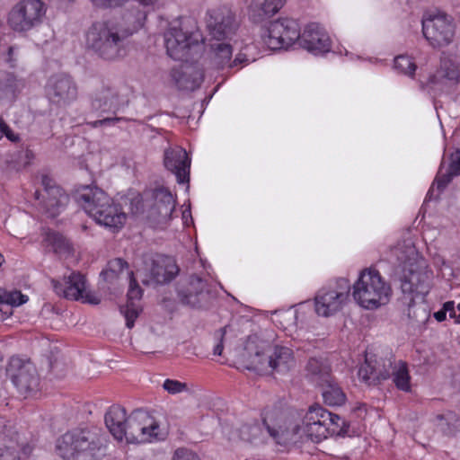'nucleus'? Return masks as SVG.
Returning a JSON list of instances; mask_svg holds the SVG:
<instances>
[{"label":"nucleus","instance_id":"nucleus-1","mask_svg":"<svg viewBox=\"0 0 460 460\" xmlns=\"http://www.w3.org/2000/svg\"><path fill=\"white\" fill-rule=\"evenodd\" d=\"M331 411L320 404L312 405L303 420V427L290 421L278 407H267L262 412V425L267 433L279 444L296 442L303 438L300 431L313 442L328 438L327 420Z\"/></svg>","mask_w":460,"mask_h":460},{"label":"nucleus","instance_id":"nucleus-2","mask_svg":"<svg viewBox=\"0 0 460 460\" xmlns=\"http://www.w3.org/2000/svg\"><path fill=\"white\" fill-rule=\"evenodd\" d=\"M131 31L114 20L93 22L85 32V48L105 61L122 59L128 51Z\"/></svg>","mask_w":460,"mask_h":460},{"label":"nucleus","instance_id":"nucleus-3","mask_svg":"<svg viewBox=\"0 0 460 460\" xmlns=\"http://www.w3.org/2000/svg\"><path fill=\"white\" fill-rule=\"evenodd\" d=\"M75 200L101 226L115 231L126 222L127 215L121 206L96 186H83L77 190Z\"/></svg>","mask_w":460,"mask_h":460},{"label":"nucleus","instance_id":"nucleus-4","mask_svg":"<svg viewBox=\"0 0 460 460\" xmlns=\"http://www.w3.org/2000/svg\"><path fill=\"white\" fill-rule=\"evenodd\" d=\"M64 460H99L105 455V438L97 429L67 431L57 446Z\"/></svg>","mask_w":460,"mask_h":460},{"label":"nucleus","instance_id":"nucleus-5","mask_svg":"<svg viewBox=\"0 0 460 460\" xmlns=\"http://www.w3.org/2000/svg\"><path fill=\"white\" fill-rule=\"evenodd\" d=\"M392 296V288L375 268L363 270L353 285V297L363 308L372 310L385 305Z\"/></svg>","mask_w":460,"mask_h":460},{"label":"nucleus","instance_id":"nucleus-6","mask_svg":"<svg viewBox=\"0 0 460 460\" xmlns=\"http://www.w3.org/2000/svg\"><path fill=\"white\" fill-rule=\"evenodd\" d=\"M455 32L453 19L446 13L429 15L422 20L423 36L434 49L448 46L454 40Z\"/></svg>","mask_w":460,"mask_h":460},{"label":"nucleus","instance_id":"nucleus-7","mask_svg":"<svg viewBox=\"0 0 460 460\" xmlns=\"http://www.w3.org/2000/svg\"><path fill=\"white\" fill-rule=\"evenodd\" d=\"M45 4L40 0H22L9 13V25L16 31H26L41 22Z\"/></svg>","mask_w":460,"mask_h":460},{"label":"nucleus","instance_id":"nucleus-8","mask_svg":"<svg viewBox=\"0 0 460 460\" xmlns=\"http://www.w3.org/2000/svg\"><path fill=\"white\" fill-rule=\"evenodd\" d=\"M41 185L44 194L40 190L34 192V198L39 200L40 209L48 217H58L66 207L69 197L61 187L57 185L55 181L44 174L41 176Z\"/></svg>","mask_w":460,"mask_h":460},{"label":"nucleus","instance_id":"nucleus-9","mask_svg":"<svg viewBox=\"0 0 460 460\" xmlns=\"http://www.w3.org/2000/svg\"><path fill=\"white\" fill-rule=\"evenodd\" d=\"M267 32L265 42L270 49H288L297 42L300 26L294 19L280 18L269 23Z\"/></svg>","mask_w":460,"mask_h":460},{"label":"nucleus","instance_id":"nucleus-10","mask_svg":"<svg viewBox=\"0 0 460 460\" xmlns=\"http://www.w3.org/2000/svg\"><path fill=\"white\" fill-rule=\"evenodd\" d=\"M45 97L51 106L66 107L77 98V85L74 79L67 75H51L44 87Z\"/></svg>","mask_w":460,"mask_h":460},{"label":"nucleus","instance_id":"nucleus-11","mask_svg":"<svg viewBox=\"0 0 460 460\" xmlns=\"http://www.w3.org/2000/svg\"><path fill=\"white\" fill-rule=\"evenodd\" d=\"M156 421L145 411L136 410L127 418L125 437L128 443H146L157 438Z\"/></svg>","mask_w":460,"mask_h":460},{"label":"nucleus","instance_id":"nucleus-12","mask_svg":"<svg viewBox=\"0 0 460 460\" xmlns=\"http://www.w3.org/2000/svg\"><path fill=\"white\" fill-rule=\"evenodd\" d=\"M164 43L168 56L180 61H188L192 51L198 53L202 48L192 34L177 27H170L164 32Z\"/></svg>","mask_w":460,"mask_h":460},{"label":"nucleus","instance_id":"nucleus-13","mask_svg":"<svg viewBox=\"0 0 460 460\" xmlns=\"http://www.w3.org/2000/svg\"><path fill=\"white\" fill-rule=\"evenodd\" d=\"M6 374L22 394H28L39 388L40 376L30 360L24 361L18 357H12Z\"/></svg>","mask_w":460,"mask_h":460},{"label":"nucleus","instance_id":"nucleus-14","mask_svg":"<svg viewBox=\"0 0 460 460\" xmlns=\"http://www.w3.org/2000/svg\"><path fill=\"white\" fill-rule=\"evenodd\" d=\"M206 22L209 35L218 41L230 39L239 26L235 13L226 5L208 10Z\"/></svg>","mask_w":460,"mask_h":460},{"label":"nucleus","instance_id":"nucleus-15","mask_svg":"<svg viewBox=\"0 0 460 460\" xmlns=\"http://www.w3.org/2000/svg\"><path fill=\"white\" fill-rule=\"evenodd\" d=\"M177 295L182 305L197 309L208 307L212 299L207 281L197 275L189 277L186 282L181 284Z\"/></svg>","mask_w":460,"mask_h":460},{"label":"nucleus","instance_id":"nucleus-16","mask_svg":"<svg viewBox=\"0 0 460 460\" xmlns=\"http://www.w3.org/2000/svg\"><path fill=\"white\" fill-rule=\"evenodd\" d=\"M340 290L322 288L314 298L315 312L328 317L338 312L349 294L350 285L346 279L338 281Z\"/></svg>","mask_w":460,"mask_h":460},{"label":"nucleus","instance_id":"nucleus-17","mask_svg":"<svg viewBox=\"0 0 460 460\" xmlns=\"http://www.w3.org/2000/svg\"><path fill=\"white\" fill-rule=\"evenodd\" d=\"M148 279H143L146 285H162L170 282L179 272V268L171 257L157 254L146 261Z\"/></svg>","mask_w":460,"mask_h":460},{"label":"nucleus","instance_id":"nucleus-18","mask_svg":"<svg viewBox=\"0 0 460 460\" xmlns=\"http://www.w3.org/2000/svg\"><path fill=\"white\" fill-rule=\"evenodd\" d=\"M150 198V208L148 218L155 223H162L168 220L174 208L175 199L171 191L164 187H157L146 193Z\"/></svg>","mask_w":460,"mask_h":460},{"label":"nucleus","instance_id":"nucleus-19","mask_svg":"<svg viewBox=\"0 0 460 460\" xmlns=\"http://www.w3.org/2000/svg\"><path fill=\"white\" fill-rule=\"evenodd\" d=\"M433 273L427 270L424 265L411 267L408 274L402 279L401 288L404 294H416V296H426L430 288Z\"/></svg>","mask_w":460,"mask_h":460},{"label":"nucleus","instance_id":"nucleus-20","mask_svg":"<svg viewBox=\"0 0 460 460\" xmlns=\"http://www.w3.org/2000/svg\"><path fill=\"white\" fill-rule=\"evenodd\" d=\"M299 46L314 55L327 53L331 49V40L325 31L315 22L305 26L297 40Z\"/></svg>","mask_w":460,"mask_h":460},{"label":"nucleus","instance_id":"nucleus-21","mask_svg":"<svg viewBox=\"0 0 460 460\" xmlns=\"http://www.w3.org/2000/svg\"><path fill=\"white\" fill-rule=\"evenodd\" d=\"M164 164L177 179L178 183L190 181V158L185 149L177 146L167 148L164 154Z\"/></svg>","mask_w":460,"mask_h":460},{"label":"nucleus","instance_id":"nucleus-22","mask_svg":"<svg viewBox=\"0 0 460 460\" xmlns=\"http://www.w3.org/2000/svg\"><path fill=\"white\" fill-rule=\"evenodd\" d=\"M460 81V67L450 59L441 61L439 69L429 76L428 85L435 91H447Z\"/></svg>","mask_w":460,"mask_h":460},{"label":"nucleus","instance_id":"nucleus-23","mask_svg":"<svg viewBox=\"0 0 460 460\" xmlns=\"http://www.w3.org/2000/svg\"><path fill=\"white\" fill-rule=\"evenodd\" d=\"M85 277L79 272H72L64 277L63 281L51 279L55 293L70 300H79L85 292Z\"/></svg>","mask_w":460,"mask_h":460},{"label":"nucleus","instance_id":"nucleus-24","mask_svg":"<svg viewBox=\"0 0 460 460\" xmlns=\"http://www.w3.org/2000/svg\"><path fill=\"white\" fill-rule=\"evenodd\" d=\"M269 355L270 359L266 364L258 363L257 368L270 370V374L287 373L294 364V356L291 349L284 346H272L270 344Z\"/></svg>","mask_w":460,"mask_h":460},{"label":"nucleus","instance_id":"nucleus-25","mask_svg":"<svg viewBox=\"0 0 460 460\" xmlns=\"http://www.w3.org/2000/svg\"><path fill=\"white\" fill-rule=\"evenodd\" d=\"M170 75L175 86L182 91H194L203 81V73L194 66L172 68Z\"/></svg>","mask_w":460,"mask_h":460},{"label":"nucleus","instance_id":"nucleus-26","mask_svg":"<svg viewBox=\"0 0 460 460\" xmlns=\"http://www.w3.org/2000/svg\"><path fill=\"white\" fill-rule=\"evenodd\" d=\"M245 350L247 353V366L246 368L249 370H252L257 372L261 375H267L270 374V370H262L260 368H257V362L258 363H268L270 359V355H269L270 350V343L265 341H249Z\"/></svg>","mask_w":460,"mask_h":460},{"label":"nucleus","instance_id":"nucleus-27","mask_svg":"<svg viewBox=\"0 0 460 460\" xmlns=\"http://www.w3.org/2000/svg\"><path fill=\"white\" fill-rule=\"evenodd\" d=\"M305 371L306 379L318 387L334 377L332 374L331 364L323 358H310L306 362Z\"/></svg>","mask_w":460,"mask_h":460},{"label":"nucleus","instance_id":"nucleus-28","mask_svg":"<svg viewBox=\"0 0 460 460\" xmlns=\"http://www.w3.org/2000/svg\"><path fill=\"white\" fill-rule=\"evenodd\" d=\"M118 92L111 86H102L92 97L91 107L93 111L105 113L118 108Z\"/></svg>","mask_w":460,"mask_h":460},{"label":"nucleus","instance_id":"nucleus-29","mask_svg":"<svg viewBox=\"0 0 460 460\" xmlns=\"http://www.w3.org/2000/svg\"><path fill=\"white\" fill-rule=\"evenodd\" d=\"M286 0H252L249 6L250 18L254 22H261L277 13Z\"/></svg>","mask_w":460,"mask_h":460},{"label":"nucleus","instance_id":"nucleus-30","mask_svg":"<svg viewBox=\"0 0 460 460\" xmlns=\"http://www.w3.org/2000/svg\"><path fill=\"white\" fill-rule=\"evenodd\" d=\"M126 410L119 405H112L105 413L106 427L117 440H123L126 428Z\"/></svg>","mask_w":460,"mask_h":460},{"label":"nucleus","instance_id":"nucleus-31","mask_svg":"<svg viewBox=\"0 0 460 460\" xmlns=\"http://www.w3.org/2000/svg\"><path fill=\"white\" fill-rule=\"evenodd\" d=\"M146 15L147 10L140 8V5L137 4L131 5L130 8H128L124 12L122 21L119 22L122 23L124 28L128 29L131 31L132 36L136 31L143 27Z\"/></svg>","mask_w":460,"mask_h":460},{"label":"nucleus","instance_id":"nucleus-32","mask_svg":"<svg viewBox=\"0 0 460 460\" xmlns=\"http://www.w3.org/2000/svg\"><path fill=\"white\" fill-rule=\"evenodd\" d=\"M325 404L330 406H341L346 402V394L335 377L319 386Z\"/></svg>","mask_w":460,"mask_h":460},{"label":"nucleus","instance_id":"nucleus-33","mask_svg":"<svg viewBox=\"0 0 460 460\" xmlns=\"http://www.w3.org/2000/svg\"><path fill=\"white\" fill-rule=\"evenodd\" d=\"M229 440H243L251 443L261 442L263 440V431L257 422L243 424L234 432L226 433Z\"/></svg>","mask_w":460,"mask_h":460},{"label":"nucleus","instance_id":"nucleus-34","mask_svg":"<svg viewBox=\"0 0 460 460\" xmlns=\"http://www.w3.org/2000/svg\"><path fill=\"white\" fill-rule=\"evenodd\" d=\"M210 58L212 64L217 69L229 66V63L233 54L231 44L226 42H216L210 45Z\"/></svg>","mask_w":460,"mask_h":460},{"label":"nucleus","instance_id":"nucleus-35","mask_svg":"<svg viewBox=\"0 0 460 460\" xmlns=\"http://www.w3.org/2000/svg\"><path fill=\"white\" fill-rule=\"evenodd\" d=\"M44 242L52 251L59 255H69L73 252L72 243L61 233L49 229L44 237Z\"/></svg>","mask_w":460,"mask_h":460},{"label":"nucleus","instance_id":"nucleus-36","mask_svg":"<svg viewBox=\"0 0 460 460\" xmlns=\"http://www.w3.org/2000/svg\"><path fill=\"white\" fill-rule=\"evenodd\" d=\"M358 377L367 385H376L381 380L390 378V372L386 369L381 370L372 364V361L366 358L358 372Z\"/></svg>","mask_w":460,"mask_h":460},{"label":"nucleus","instance_id":"nucleus-37","mask_svg":"<svg viewBox=\"0 0 460 460\" xmlns=\"http://www.w3.org/2000/svg\"><path fill=\"white\" fill-rule=\"evenodd\" d=\"M18 81L16 76L7 71H0V102H13L17 96Z\"/></svg>","mask_w":460,"mask_h":460},{"label":"nucleus","instance_id":"nucleus-38","mask_svg":"<svg viewBox=\"0 0 460 460\" xmlns=\"http://www.w3.org/2000/svg\"><path fill=\"white\" fill-rule=\"evenodd\" d=\"M28 301L27 296L18 290L8 291L4 288H0V321L4 320L11 313L4 311V306H18Z\"/></svg>","mask_w":460,"mask_h":460},{"label":"nucleus","instance_id":"nucleus-39","mask_svg":"<svg viewBox=\"0 0 460 460\" xmlns=\"http://www.w3.org/2000/svg\"><path fill=\"white\" fill-rule=\"evenodd\" d=\"M389 366L392 367V372H390V377L393 378V382L395 386L403 392L411 391V376L409 374L407 364L403 361H399L392 366L389 361Z\"/></svg>","mask_w":460,"mask_h":460},{"label":"nucleus","instance_id":"nucleus-40","mask_svg":"<svg viewBox=\"0 0 460 460\" xmlns=\"http://www.w3.org/2000/svg\"><path fill=\"white\" fill-rule=\"evenodd\" d=\"M438 427L447 436H454L460 429V418L453 411H447L437 416Z\"/></svg>","mask_w":460,"mask_h":460},{"label":"nucleus","instance_id":"nucleus-41","mask_svg":"<svg viewBox=\"0 0 460 460\" xmlns=\"http://www.w3.org/2000/svg\"><path fill=\"white\" fill-rule=\"evenodd\" d=\"M128 267V264L125 260L115 258L109 261L107 268L101 272V277L107 282H113Z\"/></svg>","mask_w":460,"mask_h":460},{"label":"nucleus","instance_id":"nucleus-42","mask_svg":"<svg viewBox=\"0 0 460 460\" xmlns=\"http://www.w3.org/2000/svg\"><path fill=\"white\" fill-rule=\"evenodd\" d=\"M327 420L328 437L345 436L349 433V424L339 415L331 412Z\"/></svg>","mask_w":460,"mask_h":460},{"label":"nucleus","instance_id":"nucleus-43","mask_svg":"<svg viewBox=\"0 0 460 460\" xmlns=\"http://www.w3.org/2000/svg\"><path fill=\"white\" fill-rule=\"evenodd\" d=\"M394 67L399 73L412 76L417 66L413 60L406 55H399L394 58Z\"/></svg>","mask_w":460,"mask_h":460},{"label":"nucleus","instance_id":"nucleus-44","mask_svg":"<svg viewBox=\"0 0 460 460\" xmlns=\"http://www.w3.org/2000/svg\"><path fill=\"white\" fill-rule=\"evenodd\" d=\"M120 312L125 316L127 327L131 329L134 326L136 319L139 315V307L135 302H127L125 306L120 307Z\"/></svg>","mask_w":460,"mask_h":460},{"label":"nucleus","instance_id":"nucleus-45","mask_svg":"<svg viewBox=\"0 0 460 460\" xmlns=\"http://www.w3.org/2000/svg\"><path fill=\"white\" fill-rule=\"evenodd\" d=\"M163 387L165 391L172 394H180L183 391L188 390L186 383H182L178 380L172 379H166L164 382Z\"/></svg>","mask_w":460,"mask_h":460},{"label":"nucleus","instance_id":"nucleus-46","mask_svg":"<svg viewBox=\"0 0 460 460\" xmlns=\"http://www.w3.org/2000/svg\"><path fill=\"white\" fill-rule=\"evenodd\" d=\"M454 176H456L455 173H452V172L449 169L446 173H442L440 169L434 182V184L437 185V189L438 190V191H442L447 187V185L452 181Z\"/></svg>","mask_w":460,"mask_h":460},{"label":"nucleus","instance_id":"nucleus-47","mask_svg":"<svg viewBox=\"0 0 460 460\" xmlns=\"http://www.w3.org/2000/svg\"><path fill=\"white\" fill-rule=\"evenodd\" d=\"M0 135L1 137L4 135L8 140L11 142L16 143L20 141V137L18 134H15L9 126L5 123L4 119L0 117Z\"/></svg>","mask_w":460,"mask_h":460},{"label":"nucleus","instance_id":"nucleus-48","mask_svg":"<svg viewBox=\"0 0 460 460\" xmlns=\"http://www.w3.org/2000/svg\"><path fill=\"white\" fill-rule=\"evenodd\" d=\"M227 325L220 328L215 333V336L218 340V343L214 347L213 353L214 355L220 356L222 354L224 349V338L226 333Z\"/></svg>","mask_w":460,"mask_h":460},{"label":"nucleus","instance_id":"nucleus-49","mask_svg":"<svg viewBox=\"0 0 460 460\" xmlns=\"http://www.w3.org/2000/svg\"><path fill=\"white\" fill-rule=\"evenodd\" d=\"M172 460H199V456L186 448H178L173 455Z\"/></svg>","mask_w":460,"mask_h":460},{"label":"nucleus","instance_id":"nucleus-50","mask_svg":"<svg viewBox=\"0 0 460 460\" xmlns=\"http://www.w3.org/2000/svg\"><path fill=\"white\" fill-rule=\"evenodd\" d=\"M0 460H20L19 451L9 447L0 448Z\"/></svg>","mask_w":460,"mask_h":460},{"label":"nucleus","instance_id":"nucleus-51","mask_svg":"<svg viewBox=\"0 0 460 460\" xmlns=\"http://www.w3.org/2000/svg\"><path fill=\"white\" fill-rule=\"evenodd\" d=\"M128 0H93V4L101 8H113L121 6Z\"/></svg>","mask_w":460,"mask_h":460},{"label":"nucleus","instance_id":"nucleus-52","mask_svg":"<svg viewBox=\"0 0 460 460\" xmlns=\"http://www.w3.org/2000/svg\"><path fill=\"white\" fill-rule=\"evenodd\" d=\"M450 164H449V170L452 172V173H455V175L460 174V150H456L455 153L451 155L450 157Z\"/></svg>","mask_w":460,"mask_h":460},{"label":"nucleus","instance_id":"nucleus-53","mask_svg":"<svg viewBox=\"0 0 460 460\" xmlns=\"http://www.w3.org/2000/svg\"><path fill=\"white\" fill-rule=\"evenodd\" d=\"M143 290L141 288H128L127 296L128 301L127 302H135L136 300H139L142 297Z\"/></svg>","mask_w":460,"mask_h":460},{"label":"nucleus","instance_id":"nucleus-54","mask_svg":"<svg viewBox=\"0 0 460 460\" xmlns=\"http://www.w3.org/2000/svg\"><path fill=\"white\" fill-rule=\"evenodd\" d=\"M121 119H123L119 118V117L104 118L102 119H99V120L94 121L93 123V127H98V126H105V125H113L116 122L120 121Z\"/></svg>","mask_w":460,"mask_h":460},{"label":"nucleus","instance_id":"nucleus-55","mask_svg":"<svg viewBox=\"0 0 460 460\" xmlns=\"http://www.w3.org/2000/svg\"><path fill=\"white\" fill-rule=\"evenodd\" d=\"M80 299H83L84 302L92 305H98L101 302V299L96 295L86 291L83 294V297H81Z\"/></svg>","mask_w":460,"mask_h":460},{"label":"nucleus","instance_id":"nucleus-56","mask_svg":"<svg viewBox=\"0 0 460 460\" xmlns=\"http://www.w3.org/2000/svg\"><path fill=\"white\" fill-rule=\"evenodd\" d=\"M247 61H248V59L246 58V57L244 55L243 56V55L239 54L235 57V58L233 61L230 60L228 67L233 68V67H234L238 65H241L244 62H247Z\"/></svg>","mask_w":460,"mask_h":460},{"label":"nucleus","instance_id":"nucleus-57","mask_svg":"<svg viewBox=\"0 0 460 460\" xmlns=\"http://www.w3.org/2000/svg\"><path fill=\"white\" fill-rule=\"evenodd\" d=\"M136 2L145 9L147 7L154 8L158 4V0H136Z\"/></svg>","mask_w":460,"mask_h":460},{"label":"nucleus","instance_id":"nucleus-58","mask_svg":"<svg viewBox=\"0 0 460 460\" xmlns=\"http://www.w3.org/2000/svg\"><path fill=\"white\" fill-rule=\"evenodd\" d=\"M447 311H445L443 308L440 309L439 311L434 313V318L438 321V322H443L444 320H446L447 318Z\"/></svg>","mask_w":460,"mask_h":460},{"label":"nucleus","instance_id":"nucleus-59","mask_svg":"<svg viewBox=\"0 0 460 460\" xmlns=\"http://www.w3.org/2000/svg\"><path fill=\"white\" fill-rule=\"evenodd\" d=\"M13 51H14V48L13 47H9L8 48L6 62L10 63L12 66H13V63L14 62V59L13 58Z\"/></svg>","mask_w":460,"mask_h":460},{"label":"nucleus","instance_id":"nucleus-60","mask_svg":"<svg viewBox=\"0 0 460 460\" xmlns=\"http://www.w3.org/2000/svg\"><path fill=\"white\" fill-rule=\"evenodd\" d=\"M443 309L447 312H454L455 303L453 301L446 302L443 305Z\"/></svg>","mask_w":460,"mask_h":460},{"label":"nucleus","instance_id":"nucleus-61","mask_svg":"<svg viewBox=\"0 0 460 460\" xmlns=\"http://www.w3.org/2000/svg\"><path fill=\"white\" fill-rule=\"evenodd\" d=\"M140 288L137 279H134L132 271L130 272V279H129V288Z\"/></svg>","mask_w":460,"mask_h":460},{"label":"nucleus","instance_id":"nucleus-62","mask_svg":"<svg viewBox=\"0 0 460 460\" xmlns=\"http://www.w3.org/2000/svg\"><path fill=\"white\" fill-rule=\"evenodd\" d=\"M413 303H414V297H411V298H410V301H409V303H408V305H409V310H408L409 312H408V315H409V317H413V316L411 315V305H412V304H413Z\"/></svg>","mask_w":460,"mask_h":460},{"label":"nucleus","instance_id":"nucleus-63","mask_svg":"<svg viewBox=\"0 0 460 460\" xmlns=\"http://www.w3.org/2000/svg\"><path fill=\"white\" fill-rule=\"evenodd\" d=\"M448 313H449L450 317H456V322L457 323H460V314L456 316L455 311L454 312H448Z\"/></svg>","mask_w":460,"mask_h":460},{"label":"nucleus","instance_id":"nucleus-64","mask_svg":"<svg viewBox=\"0 0 460 460\" xmlns=\"http://www.w3.org/2000/svg\"><path fill=\"white\" fill-rule=\"evenodd\" d=\"M31 151L27 150V152H26V156H27V157H31Z\"/></svg>","mask_w":460,"mask_h":460}]
</instances>
